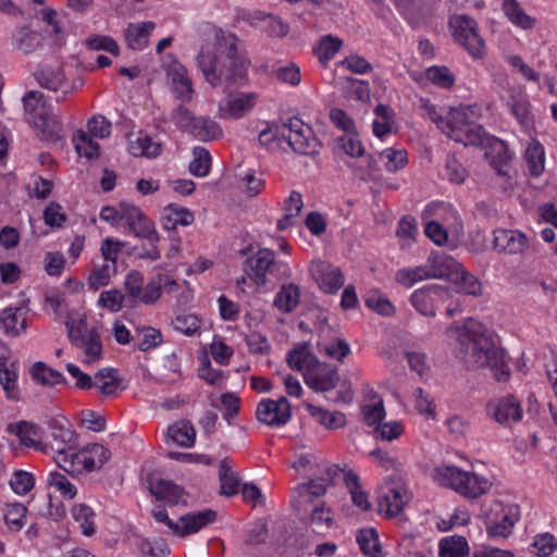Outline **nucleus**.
<instances>
[{"label": "nucleus", "mask_w": 557, "mask_h": 557, "mask_svg": "<svg viewBox=\"0 0 557 557\" xmlns=\"http://www.w3.org/2000/svg\"><path fill=\"white\" fill-rule=\"evenodd\" d=\"M238 42L239 39L230 34L219 40L216 52L201 50L198 53L197 66L211 87L224 86L225 92H231L247 84L250 61Z\"/></svg>", "instance_id": "f257e3e1"}, {"label": "nucleus", "mask_w": 557, "mask_h": 557, "mask_svg": "<svg viewBox=\"0 0 557 557\" xmlns=\"http://www.w3.org/2000/svg\"><path fill=\"white\" fill-rule=\"evenodd\" d=\"M449 331L456 333L455 355L468 369L488 367L496 371L497 381L505 380L508 369L504 363L503 349L497 347L485 325L469 319L462 326H450Z\"/></svg>", "instance_id": "f03ea898"}, {"label": "nucleus", "mask_w": 557, "mask_h": 557, "mask_svg": "<svg viewBox=\"0 0 557 557\" xmlns=\"http://www.w3.org/2000/svg\"><path fill=\"white\" fill-rule=\"evenodd\" d=\"M24 111L26 121L39 132L41 140L58 143L63 138L62 124L50 112L40 91L30 90L24 98Z\"/></svg>", "instance_id": "7ed1b4c3"}, {"label": "nucleus", "mask_w": 557, "mask_h": 557, "mask_svg": "<svg viewBox=\"0 0 557 557\" xmlns=\"http://www.w3.org/2000/svg\"><path fill=\"white\" fill-rule=\"evenodd\" d=\"M434 480L469 498L482 496L492 486L486 478L448 465L440 466L434 470Z\"/></svg>", "instance_id": "20e7f679"}, {"label": "nucleus", "mask_w": 557, "mask_h": 557, "mask_svg": "<svg viewBox=\"0 0 557 557\" xmlns=\"http://www.w3.org/2000/svg\"><path fill=\"white\" fill-rule=\"evenodd\" d=\"M455 40L473 58H481L485 52V44L478 33V23L468 15H453L449 18Z\"/></svg>", "instance_id": "39448f33"}, {"label": "nucleus", "mask_w": 557, "mask_h": 557, "mask_svg": "<svg viewBox=\"0 0 557 557\" xmlns=\"http://www.w3.org/2000/svg\"><path fill=\"white\" fill-rule=\"evenodd\" d=\"M66 326L71 343L84 351L86 363H94L102 358L101 336L96 327L88 329L84 320L76 326L67 322Z\"/></svg>", "instance_id": "423d86ee"}, {"label": "nucleus", "mask_w": 557, "mask_h": 557, "mask_svg": "<svg viewBox=\"0 0 557 557\" xmlns=\"http://www.w3.org/2000/svg\"><path fill=\"white\" fill-rule=\"evenodd\" d=\"M284 126L285 141L295 152L305 156H312L319 152L320 145L309 125L294 116L284 122Z\"/></svg>", "instance_id": "0eeeda50"}, {"label": "nucleus", "mask_w": 557, "mask_h": 557, "mask_svg": "<svg viewBox=\"0 0 557 557\" xmlns=\"http://www.w3.org/2000/svg\"><path fill=\"white\" fill-rule=\"evenodd\" d=\"M450 298V288L437 284L425 285L413 292L410 302L422 315L435 317L441 305Z\"/></svg>", "instance_id": "6e6552de"}, {"label": "nucleus", "mask_w": 557, "mask_h": 557, "mask_svg": "<svg viewBox=\"0 0 557 557\" xmlns=\"http://www.w3.org/2000/svg\"><path fill=\"white\" fill-rule=\"evenodd\" d=\"M410 499L411 494L401 481H387L382 486V492L379 496V512L385 513L388 518L396 517Z\"/></svg>", "instance_id": "1a4fd4ad"}, {"label": "nucleus", "mask_w": 557, "mask_h": 557, "mask_svg": "<svg viewBox=\"0 0 557 557\" xmlns=\"http://www.w3.org/2000/svg\"><path fill=\"white\" fill-rule=\"evenodd\" d=\"M124 218L123 227L134 234L137 238L146 239L148 242H159V235L156 231L153 221H151L136 205L132 207L122 208Z\"/></svg>", "instance_id": "9d476101"}, {"label": "nucleus", "mask_w": 557, "mask_h": 557, "mask_svg": "<svg viewBox=\"0 0 557 557\" xmlns=\"http://www.w3.org/2000/svg\"><path fill=\"white\" fill-rule=\"evenodd\" d=\"M515 522L512 510L499 502H495L491 511L484 517V524L490 537H508L512 533Z\"/></svg>", "instance_id": "9b49d317"}, {"label": "nucleus", "mask_w": 557, "mask_h": 557, "mask_svg": "<svg viewBox=\"0 0 557 557\" xmlns=\"http://www.w3.org/2000/svg\"><path fill=\"white\" fill-rule=\"evenodd\" d=\"M305 383L314 392H329L335 388L339 381L336 367L317 360L309 371L304 372Z\"/></svg>", "instance_id": "f8f14e48"}, {"label": "nucleus", "mask_w": 557, "mask_h": 557, "mask_svg": "<svg viewBox=\"0 0 557 557\" xmlns=\"http://www.w3.org/2000/svg\"><path fill=\"white\" fill-rule=\"evenodd\" d=\"M486 412L497 423L505 426L520 421L522 418L520 401L513 395L490 400L486 405Z\"/></svg>", "instance_id": "ddd939ff"}, {"label": "nucleus", "mask_w": 557, "mask_h": 557, "mask_svg": "<svg viewBox=\"0 0 557 557\" xmlns=\"http://www.w3.org/2000/svg\"><path fill=\"white\" fill-rule=\"evenodd\" d=\"M273 260L274 252L269 248H261L246 259L243 270L257 286H264L267 284V272L273 264Z\"/></svg>", "instance_id": "4468645a"}, {"label": "nucleus", "mask_w": 557, "mask_h": 557, "mask_svg": "<svg viewBox=\"0 0 557 557\" xmlns=\"http://www.w3.org/2000/svg\"><path fill=\"white\" fill-rule=\"evenodd\" d=\"M484 148V158L499 176H507V168L511 160L508 147L504 140L492 136L487 138Z\"/></svg>", "instance_id": "2eb2a0df"}, {"label": "nucleus", "mask_w": 557, "mask_h": 557, "mask_svg": "<svg viewBox=\"0 0 557 557\" xmlns=\"http://www.w3.org/2000/svg\"><path fill=\"white\" fill-rule=\"evenodd\" d=\"M493 249L508 255L521 253L528 247L527 236L515 230H496L493 233Z\"/></svg>", "instance_id": "dca6fc26"}, {"label": "nucleus", "mask_w": 557, "mask_h": 557, "mask_svg": "<svg viewBox=\"0 0 557 557\" xmlns=\"http://www.w3.org/2000/svg\"><path fill=\"white\" fill-rule=\"evenodd\" d=\"M325 483L319 481L318 478L311 479L308 483L299 484L293 490L292 504L296 511H307V506L317 504L314 498H318L326 492Z\"/></svg>", "instance_id": "f3484780"}, {"label": "nucleus", "mask_w": 557, "mask_h": 557, "mask_svg": "<svg viewBox=\"0 0 557 557\" xmlns=\"http://www.w3.org/2000/svg\"><path fill=\"white\" fill-rule=\"evenodd\" d=\"M147 482L150 493L158 500H164L170 506L178 505L185 495L184 488L171 480L149 475Z\"/></svg>", "instance_id": "a211bd4d"}, {"label": "nucleus", "mask_w": 557, "mask_h": 557, "mask_svg": "<svg viewBox=\"0 0 557 557\" xmlns=\"http://www.w3.org/2000/svg\"><path fill=\"white\" fill-rule=\"evenodd\" d=\"M7 431L18 437L22 445L32 447L39 451H47L48 445L40 441L42 430L39 425L28 422L20 421L18 423H10Z\"/></svg>", "instance_id": "6ab92c4d"}, {"label": "nucleus", "mask_w": 557, "mask_h": 557, "mask_svg": "<svg viewBox=\"0 0 557 557\" xmlns=\"http://www.w3.org/2000/svg\"><path fill=\"white\" fill-rule=\"evenodd\" d=\"M256 94H240L220 101L219 115L222 119H239L255 107Z\"/></svg>", "instance_id": "aec40b11"}, {"label": "nucleus", "mask_w": 557, "mask_h": 557, "mask_svg": "<svg viewBox=\"0 0 557 557\" xmlns=\"http://www.w3.org/2000/svg\"><path fill=\"white\" fill-rule=\"evenodd\" d=\"M47 425L50 430V435L55 442V447H66L69 450L76 449L77 434L72 429L70 421L64 417H52L48 419Z\"/></svg>", "instance_id": "412c9836"}, {"label": "nucleus", "mask_w": 557, "mask_h": 557, "mask_svg": "<svg viewBox=\"0 0 557 557\" xmlns=\"http://www.w3.org/2000/svg\"><path fill=\"white\" fill-rule=\"evenodd\" d=\"M218 512L213 509L188 512L180 518L177 536L184 537L197 533L202 528L213 523L216 520Z\"/></svg>", "instance_id": "4be33fe9"}, {"label": "nucleus", "mask_w": 557, "mask_h": 557, "mask_svg": "<svg viewBox=\"0 0 557 557\" xmlns=\"http://www.w3.org/2000/svg\"><path fill=\"white\" fill-rule=\"evenodd\" d=\"M44 33L22 26L13 33L12 46L14 50L27 55L44 47Z\"/></svg>", "instance_id": "5701e85b"}, {"label": "nucleus", "mask_w": 557, "mask_h": 557, "mask_svg": "<svg viewBox=\"0 0 557 557\" xmlns=\"http://www.w3.org/2000/svg\"><path fill=\"white\" fill-rule=\"evenodd\" d=\"M156 28L154 22L129 23L124 30L126 46L135 51L144 50L149 45V36Z\"/></svg>", "instance_id": "b1692460"}, {"label": "nucleus", "mask_w": 557, "mask_h": 557, "mask_svg": "<svg viewBox=\"0 0 557 557\" xmlns=\"http://www.w3.org/2000/svg\"><path fill=\"white\" fill-rule=\"evenodd\" d=\"M34 77L42 88L51 91L62 90L63 96L57 98L58 102L63 100L66 94L72 92V90L63 89L65 86V76L60 67L54 69L49 65H41L34 73Z\"/></svg>", "instance_id": "393cba45"}, {"label": "nucleus", "mask_w": 557, "mask_h": 557, "mask_svg": "<svg viewBox=\"0 0 557 557\" xmlns=\"http://www.w3.org/2000/svg\"><path fill=\"white\" fill-rule=\"evenodd\" d=\"M318 358L310 350L309 343H298L287 352L286 362L292 370L306 372L317 364Z\"/></svg>", "instance_id": "a878e982"}, {"label": "nucleus", "mask_w": 557, "mask_h": 557, "mask_svg": "<svg viewBox=\"0 0 557 557\" xmlns=\"http://www.w3.org/2000/svg\"><path fill=\"white\" fill-rule=\"evenodd\" d=\"M428 262L431 264L434 278H445L450 277L454 273L458 274L461 267L453 257L437 251L430 253Z\"/></svg>", "instance_id": "bb28decb"}, {"label": "nucleus", "mask_w": 557, "mask_h": 557, "mask_svg": "<svg viewBox=\"0 0 557 557\" xmlns=\"http://www.w3.org/2000/svg\"><path fill=\"white\" fill-rule=\"evenodd\" d=\"M195 440L196 430L188 420H180L166 431V442L171 441L185 448L194 446Z\"/></svg>", "instance_id": "cd10ccee"}, {"label": "nucleus", "mask_w": 557, "mask_h": 557, "mask_svg": "<svg viewBox=\"0 0 557 557\" xmlns=\"http://www.w3.org/2000/svg\"><path fill=\"white\" fill-rule=\"evenodd\" d=\"M502 9L511 24L521 29H532L536 20L528 15L518 0H503Z\"/></svg>", "instance_id": "c85d7f7f"}, {"label": "nucleus", "mask_w": 557, "mask_h": 557, "mask_svg": "<svg viewBox=\"0 0 557 557\" xmlns=\"http://www.w3.org/2000/svg\"><path fill=\"white\" fill-rule=\"evenodd\" d=\"M313 276L319 287L329 294L336 293L344 285V275L341 270L331 265H323Z\"/></svg>", "instance_id": "c756f323"}, {"label": "nucleus", "mask_w": 557, "mask_h": 557, "mask_svg": "<svg viewBox=\"0 0 557 557\" xmlns=\"http://www.w3.org/2000/svg\"><path fill=\"white\" fill-rule=\"evenodd\" d=\"M0 326L10 336H18L26 330V318H22L21 308H5L0 312Z\"/></svg>", "instance_id": "7c9ffc66"}, {"label": "nucleus", "mask_w": 557, "mask_h": 557, "mask_svg": "<svg viewBox=\"0 0 557 557\" xmlns=\"http://www.w3.org/2000/svg\"><path fill=\"white\" fill-rule=\"evenodd\" d=\"M219 481L220 493L222 495L231 497L238 493L239 478L238 474L232 470L231 459L227 457L220 461Z\"/></svg>", "instance_id": "2f4dec72"}, {"label": "nucleus", "mask_w": 557, "mask_h": 557, "mask_svg": "<svg viewBox=\"0 0 557 557\" xmlns=\"http://www.w3.org/2000/svg\"><path fill=\"white\" fill-rule=\"evenodd\" d=\"M306 409L318 423L326 429L335 430L346 424V417L339 411H327L311 404H306Z\"/></svg>", "instance_id": "473e14b6"}, {"label": "nucleus", "mask_w": 557, "mask_h": 557, "mask_svg": "<svg viewBox=\"0 0 557 557\" xmlns=\"http://www.w3.org/2000/svg\"><path fill=\"white\" fill-rule=\"evenodd\" d=\"M299 287L293 283L283 285L274 298V307L284 313H289L296 309L299 304Z\"/></svg>", "instance_id": "72a5a7b5"}, {"label": "nucleus", "mask_w": 557, "mask_h": 557, "mask_svg": "<svg viewBox=\"0 0 557 557\" xmlns=\"http://www.w3.org/2000/svg\"><path fill=\"white\" fill-rule=\"evenodd\" d=\"M165 71L173 85H184V91L181 92V96L185 101H189L194 90L191 81L187 75V69L178 61L173 60L171 63L165 64Z\"/></svg>", "instance_id": "f704fd0d"}, {"label": "nucleus", "mask_w": 557, "mask_h": 557, "mask_svg": "<svg viewBox=\"0 0 557 557\" xmlns=\"http://www.w3.org/2000/svg\"><path fill=\"white\" fill-rule=\"evenodd\" d=\"M190 133L201 141L215 140L223 134L221 126L215 121L205 116H197Z\"/></svg>", "instance_id": "c9c22d12"}, {"label": "nucleus", "mask_w": 557, "mask_h": 557, "mask_svg": "<svg viewBox=\"0 0 557 557\" xmlns=\"http://www.w3.org/2000/svg\"><path fill=\"white\" fill-rule=\"evenodd\" d=\"M374 113L377 119L373 121L372 131L376 137L382 138L392 132L395 123V113L389 106L383 103L375 107Z\"/></svg>", "instance_id": "e433bc0d"}, {"label": "nucleus", "mask_w": 557, "mask_h": 557, "mask_svg": "<svg viewBox=\"0 0 557 557\" xmlns=\"http://www.w3.org/2000/svg\"><path fill=\"white\" fill-rule=\"evenodd\" d=\"M470 109L467 107L451 108L445 119L444 129L451 138L472 123L469 117Z\"/></svg>", "instance_id": "4c0bfd02"}, {"label": "nucleus", "mask_w": 557, "mask_h": 557, "mask_svg": "<svg viewBox=\"0 0 557 557\" xmlns=\"http://www.w3.org/2000/svg\"><path fill=\"white\" fill-rule=\"evenodd\" d=\"M481 125L474 124L473 122L468 125L465 129L460 131L456 135H453L451 139L456 143H460L463 146H484L486 145L487 138H491Z\"/></svg>", "instance_id": "58836bf2"}, {"label": "nucleus", "mask_w": 557, "mask_h": 557, "mask_svg": "<svg viewBox=\"0 0 557 557\" xmlns=\"http://www.w3.org/2000/svg\"><path fill=\"white\" fill-rule=\"evenodd\" d=\"M30 374L34 381L42 384V385H55V384H65L66 379L64 375L52 369L49 368L45 362L37 361L34 363L30 370Z\"/></svg>", "instance_id": "ea45409f"}, {"label": "nucleus", "mask_w": 557, "mask_h": 557, "mask_svg": "<svg viewBox=\"0 0 557 557\" xmlns=\"http://www.w3.org/2000/svg\"><path fill=\"white\" fill-rule=\"evenodd\" d=\"M428 278H434L432 275L431 264L428 261L424 265L400 269L396 273L397 282L406 287H411L414 283Z\"/></svg>", "instance_id": "a19ab883"}, {"label": "nucleus", "mask_w": 557, "mask_h": 557, "mask_svg": "<svg viewBox=\"0 0 557 557\" xmlns=\"http://www.w3.org/2000/svg\"><path fill=\"white\" fill-rule=\"evenodd\" d=\"M342 89L344 96L348 99H356L361 102H368L370 100V88L366 81L344 77L342 78Z\"/></svg>", "instance_id": "79ce46f5"}, {"label": "nucleus", "mask_w": 557, "mask_h": 557, "mask_svg": "<svg viewBox=\"0 0 557 557\" xmlns=\"http://www.w3.org/2000/svg\"><path fill=\"white\" fill-rule=\"evenodd\" d=\"M72 517L79 524L82 534L91 536L95 533V512L85 504L74 505L71 509Z\"/></svg>", "instance_id": "37998d69"}, {"label": "nucleus", "mask_w": 557, "mask_h": 557, "mask_svg": "<svg viewBox=\"0 0 557 557\" xmlns=\"http://www.w3.org/2000/svg\"><path fill=\"white\" fill-rule=\"evenodd\" d=\"M357 542L362 554L370 557H377L381 553L377 532L373 528L361 529L357 534Z\"/></svg>", "instance_id": "c03bdc74"}, {"label": "nucleus", "mask_w": 557, "mask_h": 557, "mask_svg": "<svg viewBox=\"0 0 557 557\" xmlns=\"http://www.w3.org/2000/svg\"><path fill=\"white\" fill-rule=\"evenodd\" d=\"M468 550V542L462 536L446 537L440 543V557H463Z\"/></svg>", "instance_id": "a18cd8bd"}, {"label": "nucleus", "mask_w": 557, "mask_h": 557, "mask_svg": "<svg viewBox=\"0 0 557 557\" xmlns=\"http://www.w3.org/2000/svg\"><path fill=\"white\" fill-rule=\"evenodd\" d=\"M194 160L189 163V171L193 175L205 177L209 174L211 166V156L208 149L195 147L193 149Z\"/></svg>", "instance_id": "49530a36"}, {"label": "nucleus", "mask_w": 557, "mask_h": 557, "mask_svg": "<svg viewBox=\"0 0 557 557\" xmlns=\"http://www.w3.org/2000/svg\"><path fill=\"white\" fill-rule=\"evenodd\" d=\"M524 157L532 176H539L544 172L545 153L541 144L530 145L525 150Z\"/></svg>", "instance_id": "de8ad7c7"}, {"label": "nucleus", "mask_w": 557, "mask_h": 557, "mask_svg": "<svg viewBox=\"0 0 557 557\" xmlns=\"http://www.w3.org/2000/svg\"><path fill=\"white\" fill-rule=\"evenodd\" d=\"M161 150V144L153 141L148 135H140L135 141L131 143V151L135 156L153 158L159 156Z\"/></svg>", "instance_id": "09e8293b"}, {"label": "nucleus", "mask_w": 557, "mask_h": 557, "mask_svg": "<svg viewBox=\"0 0 557 557\" xmlns=\"http://www.w3.org/2000/svg\"><path fill=\"white\" fill-rule=\"evenodd\" d=\"M455 281L458 285V292L470 296H479L482 293V286L479 280L466 271L462 265L459 268Z\"/></svg>", "instance_id": "8fccbe9b"}, {"label": "nucleus", "mask_w": 557, "mask_h": 557, "mask_svg": "<svg viewBox=\"0 0 557 557\" xmlns=\"http://www.w3.org/2000/svg\"><path fill=\"white\" fill-rule=\"evenodd\" d=\"M302 520H308L313 524L322 525L325 523L327 527L331 525L333 519L329 510H325L323 503L318 502L317 504L308 505L307 511H297Z\"/></svg>", "instance_id": "3c124183"}, {"label": "nucleus", "mask_w": 557, "mask_h": 557, "mask_svg": "<svg viewBox=\"0 0 557 557\" xmlns=\"http://www.w3.org/2000/svg\"><path fill=\"white\" fill-rule=\"evenodd\" d=\"M75 150L79 156L92 159L99 154V144L96 143L86 132L78 131L73 138Z\"/></svg>", "instance_id": "603ef678"}, {"label": "nucleus", "mask_w": 557, "mask_h": 557, "mask_svg": "<svg viewBox=\"0 0 557 557\" xmlns=\"http://www.w3.org/2000/svg\"><path fill=\"white\" fill-rule=\"evenodd\" d=\"M117 271L115 264L104 263L99 268H95L88 277L90 289L98 290L100 287L107 286L110 278Z\"/></svg>", "instance_id": "864d4df0"}, {"label": "nucleus", "mask_w": 557, "mask_h": 557, "mask_svg": "<svg viewBox=\"0 0 557 557\" xmlns=\"http://www.w3.org/2000/svg\"><path fill=\"white\" fill-rule=\"evenodd\" d=\"M364 305L372 311L384 317H391L395 312L393 304L379 292H370L364 297Z\"/></svg>", "instance_id": "5fc2aeb1"}, {"label": "nucleus", "mask_w": 557, "mask_h": 557, "mask_svg": "<svg viewBox=\"0 0 557 557\" xmlns=\"http://www.w3.org/2000/svg\"><path fill=\"white\" fill-rule=\"evenodd\" d=\"M285 126L283 123L272 122L259 133L258 141L263 147H270L273 143L285 141Z\"/></svg>", "instance_id": "6e6d98bb"}, {"label": "nucleus", "mask_w": 557, "mask_h": 557, "mask_svg": "<svg viewBox=\"0 0 557 557\" xmlns=\"http://www.w3.org/2000/svg\"><path fill=\"white\" fill-rule=\"evenodd\" d=\"M144 285V276L139 271H131L124 282L125 289L128 294L127 304L128 307H134L136 300L141 296Z\"/></svg>", "instance_id": "4d7b16f0"}, {"label": "nucleus", "mask_w": 557, "mask_h": 557, "mask_svg": "<svg viewBox=\"0 0 557 557\" xmlns=\"http://www.w3.org/2000/svg\"><path fill=\"white\" fill-rule=\"evenodd\" d=\"M277 409V404L274 403L273 399H262L256 410V417L260 422H263L270 426H281L282 424H274L272 422V419H275V417L280 418V413Z\"/></svg>", "instance_id": "13d9d810"}, {"label": "nucleus", "mask_w": 557, "mask_h": 557, "mask_svg": "<svg viewBox=\"0 0 557 557\" xmlns=\"http://www.w3.org/2000/svg\"><path fill=\"white\" fill-rule=\"evenodd\" d=\"M172 325L175 331L191 336L200 329V320L195 314L182 313L176 315L172 321Z\"/></svg>", "instance_id": "bf43d9fd"}, {"label": "nucleus", "mask_w": 557, "mask_h": 557, "mask_svg": "<svg viewBox=\"0 0 557 557\" xmlns=\"http://www.w3.org/2000/svg\"><path fill=\"white\" fill-rule=\"evenodd\" d=\"M425 75L429 81L442 88H450L455 83L454 75L446 66H430Z\"/></svg>", "instance_id": "052dcab7"}, {"label": "nucleus", "mask_w": 557, "mask_h": 557, "mask_svg": "<svg viewBox=\"0 0 557 557\" xmlns=\"http://www.w3.org/2000/svg\"><path fill=\"white\" fill-rule=\"evenodd\" d=\"M381 159L386 160L385 169L388 172H397L407 163V153L405 150H395L393 148L384 149L379 153Z\"/></svg>", "instance_id": "680f3d73"}, {"label": "nucleus", "mask_w": 557, "mask_h": 557, "mask_svg": "<svg viewBox=\"0 0 557 557\" xmlns=\"http://www.w3.org/2000/svg\"><path fill=\"white\" fill-rule=\"evenodd\" d=\"M342 46L343 41L339 38L332 35H325L319 40L315 53L319 55L320 60H330L339 51Z\"/></svg>", "instance_id": "e2e57ef3"}, {"label": "nucleus", "mask_w": 557, "mask_h": 557, "mask_svg": "<svg viewBox=\"0 0 557 557\" xmlns=\"http://www.w3.org/2000/svg\"><path fill=\"white\" fill-rule=\"evenodd\" d=\"M163 274L153 276L148 284L143 287L141 296L138 299L145 305L154 304L160 297L162 292Z\"/></svg>", "instance_id": "0e129e2a"}, {"label": "nucleus", "mask_w": 557, "mask_h": 557, "mask_svg": "<svg viewBox=\"0 0 557 557\" xmlns=\"http://www.w3.org/2000/svg\"><path fill=\"white\" fill-rule=\"evenodd\" d=\"M336 147L345 154L358 158L364 154V148L356 135H344L336 139Z\"/></svg>", "instance_id": "69168bd1"}, {"label": "nucleus", "mask_w": 557, "mask_h": 557, "mask_svg": "<svg viewBox=\"0 0 557 557\" xmlns=\"http://www.w3.org/2000/svg\"><path fill=\"white\" fill-rule=\"evenodd\" d=\"M319 347L320 351H324L329 357L337 361H343L350 354L349 344L342 338H335L327 344L319 343Z\"/></svg>", "instance_id": "338daca9"}, {"label": "nucleus", "mask_w": 557, "mask_h": 557, "mask_svg": "<svg viewBox=\"0 0 557 557\" xmlns=\"http://www.w3.org/2000/svg\"><path fill=\"white\" fill-rule=\"evenodd\" d=\"M127 301V298L117 289L104 290L100 294L98 299V306L110 310L111 312H117L121 310L123 302Z\"/></svg>", "instance_id": "774afa93"}]
</instances>
